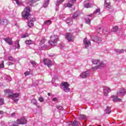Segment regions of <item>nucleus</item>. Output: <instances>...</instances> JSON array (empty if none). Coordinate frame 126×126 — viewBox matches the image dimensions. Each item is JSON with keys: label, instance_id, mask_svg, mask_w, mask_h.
Returning a JSON list of instances; mask_svg holds the SVG:
<instances>
[{"label": "nucleus", "instance_id": "37998d69", "mask_svg": "<svg viewBox=\"0 0 126 126\" xmlns=\"http://www.w3.org/2000/svg\"><path fill=\"white\" fill-rule=\"evenodd\" d=\"M38 100L39 101V102H44V98L42 97H40L39 98Z\"/></svg>", "mask_w": 126, "mask_h": 126}, {"label": "nucleus", "instance_id": "a18cd8bd", "mask_svg": "<svg viewBox=\"0 0 126 126\" xmlns=\"http://www.w3.org/2000/svg\"><path fill=\"white\" fill-rule=\"evenodd\" d=\"M24 74L25 76H27V75H29V74H30V73L29 72H26L24 73Z\"/></svg>", "mask_w": 126, "mask_h": 126}, {"label": "nucleus", "instance_id": "c9c22d12", "mask_svg": "<svg viewBox=\"0 0 126 126\" xmlns=\"http://www.w3.org/2000/svg\"><path fill=\"white\" fill-rule=\"evenodd\" d=\"M5 78L7 81H11V77L10 76H7Z\"/></svg>", "mask_w": 126, "mask_h": 126}, {"label": "nucleus", "instance_id": "c85d7f7f", "mask_svg": "<svg viewBox=\"0 0 126 126\" xmlns=\"http://www.w3.org/2000/svg\"><path fill=\"white\" fill-rule=\"evenodd\" d=\"M49 4V0H45L44 3L43 4V7H47Z\"/></svg>", "mask_w": 126, "mask_h": 126}, {"label": "nucleus", "instance_id": "3c124183", "mask_svg": "<svg viewBox=\"0 0 126 126\" xmlns=\"http://www.w3.org/2000/svg\"><path fill=\"white\" fill-rule=\"evenodd\" d=\"M11 116H12V117H15V113H12L11 114Z\"/></svg>", "mask_w": 126, "mask_h": 126}, {"label": "nucleus", "instance_id": "39448f33", "mask_svg": "<svg viewBox=\"0 0 126 126\" xmlns=\"http://www.w3.org/2000/svg\"><path fill=\"white\" fill-rule=\"evenodd\" d=\"M69 84L67 82H63L60 85V88L63 90L64 92H69L70 89H69Z\"/></svg>", "mask_w": 126, "mask_h": 126}, {"label": "nucleus", "instance_id": "58836bf2", "mask_svg": "<svg viewBox=\"0 0 126 126\" xmlns=\"http://www.w3.org/2000/svg\"><path fill=\"white\" fill-rule=\"evenodd\" d=\"M79 119H86V116L84 115H80Z\"/></svg>", "mask_w": 126, "mask_h": 126}, {"label": "nucleus", "instance_id": "b1692460", "mask_svg": "<svg viewBox=\"0 0 126 126\" xmlns=\"http://www.w3.org/2000/svg\"><path fill=\"white\" fill-rule=\"evenodd\" d=\"M119 30V27L116 26L115 27H113L112 29H111L112 32H117Z\"/></svg>", "mask_w": 126, "mask_h": 126}, {"label": "nucleus", "instance_id": "79ce46f5", "mask_svg": "<svg viewBox=\"0 0 126 126\" xmlns=\"http://www.w3.org/2000/svg\"><path fill=\"white\" fill-rule=\"evenodd\" d=\"M8 60L11 61V62L13 61V57H12V56H9L8 57Z\"/></svg>", "mask_w": 126, "mask_h": 126}, {"label": "nucleus", "instance_id": "2f4dec72", "mask_svg": "<svg viewBox=\"0 0 126 126\" xmlns=\"http://www.w3.org/2000/svg\"><path fill=\"white\" fill-rule=\"evenodd\" d=\"M31 102L32 104L35 105V106H37V100H36L35 98H32L31 100Z\"/></svg>", "mask_w": 126, "mask_h": 126}, {"label": "nucleus", "instance_id": "7c9ffc66", "mask_svg": "<svg viewBox=\"0 0 126 126\" xmlns=\"http://www.w3.org/2000/svg\"><path fill=\"white\" fill-rule=\"evenodd\" d=\"M115 52H116V53H118L119 54H122V53H124V49H116Z\"/></svg>", "mask_w": 126, "mask_h": 126}, {"label": "nucleus", "instance_id": "a211bd4d", "mask_svg": "<svg viewBox=\"0 0 126 126\" xmlns=\"http://www.w3.org/2000/svg\"><path fill=\"white\" fill-rule=\"evenodd\" d=\"M112 98L113 102H122V99L118 98L117 96L113 95Z\"/></svg>", "mask_w": 126, "mask_h": 126}, {"label": "nucleus", "instance_id": "cd10ccee", "mask_svg": "<svg viewBox=\"0 0 126 126\" xmlns=\"http://www.w3.org/2000/svg\"><path fill=\"white\" fill-rule=\"evenodd\" d=\"M14 3H16L18 5H22L23 3L22 2L18 1V0H13Z\"/></svg>", "mask_w": 126, "mask_h": 126}, {"label": "nucleus", "instance_id": "412c9836", "mask_svg": "<svg viewBox=\"0 0 126 126\" xmlns=\"http://www.w3.org/2000/svg\"><path fill=\"white\" fill-rule=\"evenodd\" d=\"M105 112L106 114H108V115L109 114H111V113H112V110H111V107L107 106Z\"/></svg>", "mask_w": 126, "mask_h": 126}, {"label": "nucleus", "instance_id": "4c0bfd02", "mask_svg": "<svg viewBox=\"0 0 126 126\" xmlns=\"http://www.w3.org/2000/svg\"><path fill=\"white\" fill-rule=\"evenodd\" d=\"M64 0H57V2L56 4V6H59V5H60V2L61 1H63Z\"/></svg>", "mask_w": 126, "mask_h": 126}, {"label": "nucleus", "instance_id": "864d4df0", "mask_svg": "<svg viewBox=\"0 0 126 126\" xmlns=\"http://www.w3.org/2000/svg\"><path fill=\"white\" fill-rule=\"evenodd\" d=\"M71 2H74L75 1H76V0H70Z\"/></svg>", "mask_w": 126, "mask_h": 126}, {"label": "nucleus", "instance_id": "ddd939ff", "mask_svg": "<svg viewBox=\"0 0 126 126\" xmlns=\"http://www.w3.org/2000/svg\"><path fill=\"white\" fill-rule=\"evenodd\" d=\"M43 63L44 64L47 65L48 67L52 66V61L49 59H44Z\"/></svg>", "mask_w": 126, "mask_h": 126}, {"label": "nucleus", "instance_id": "6e6552de", "mask_svg": "<svg viewBox=\"0 0 126 126\" xmlns=\"http://www.w3.org/2000/svg\"><path fill=\"white\" fill-rule=\"evenodd\" d=\"M91 39L93 42H95V43H100V42L102 41V39L98 36H91Z\"/></svg>", "mask_w": 126, "mask_h": 126}, {"label": "nucleus", "instance_id": "7ed1b4c3", "mask_svg": "<svg viewBox=\"0 0 126 126\" xmlns=\"http://www.w3.org/2000/svg\"><path fill=\"white\" fill-rule=\"evenodd\" d=\"M99 14H100V8L96 9L95 11L94 12L93 14L88 15L89 17H91V19L88 17L85 18V21L86 24L90 25V23H91V20H92L94 17L97 16V15H99Z\"/></svg>", "mask_w": 126, "mask_h": 126}, {"label": "nucleus", "instance_id": "423d86ee", "mask_svg": "<svg viewBox=\"0 0 126 126\" xmlns=\"http://www.w3.org/2000/svg\"><path fill=\"white\" fill-rule=\"evenodd\" d=\"M58 41H59L58 36L52 35L50 37V40L49 41V43L51 46H55V45L57 44Z\"/></svg>", "mask_w": 126, "mask_h": 126}, {"label": "nucleus", "instance_id": "c756f323", "mask_svg": "<svg viewBox=\"0 0 126 126\" xmlns=\"http://www.w3.org/2000/svg\"><path fill=\"white\" fill-rule=\"evenodd\" d=\"M26 44H27V45H31L32 44H33V41L31 40H26L25 41Z\"/></svg>", "mask_w": 126, "mask_h": 126}, {"label": "nucleus", "instance_id": "6ab92c4d", "mask_svg": "<svg viewBox=\"0 0 126 126\" xmlns=\"http://www.w3.org/2000/svg\"><path fill=\"white\" fill-rule=\"evenodd\" d=\"M28 26H29V28H32V27L34 26V24L33 23V21L32 20H31L28 22Z\"/></svg>", "mask_w": 126, "mask_h": 126}, {"label": "nucleus", "instance_id": "72a5a7b5", "mask_svg": "<svg viewBox=\"0 0 126 126\" xmlns=\"http://www.w3.org/2000/svg\"><path fill=\"white\" fill-rule=\"evenodd\" d=\"M32 83L33 86H38V85H39V82H38V81H36L35 82L33 81Z\"/></svg>", "mask_w": 126, "mask_h": 126}, {"label": "nucleus", "instance_id": "473e14b6", "mask_svg": "<svg viewBox=\"0 0 126 126\" xmlns=\"http://www.w3.org/2000/svg\"><path fill=\"white\" fill-rule=\"evenodd\" d=\"M72 126H78V122H77L76 121H74L72 123Z\"/></svg>", "mask_w": 126, "mask_h": 126}, {"label": "nucleus", "instance_id": "5701e85b", "mask_svg": "<svg viewBox=\"0 0 126 126\" xmlns=\"http://www.w3.org/2000/svg\"><path fill=\"white\" fill-rule=\"evenodd\" d=\"M85 7H86V8H89L90 7H92L93 6V5L90 3H86L84 4Z\"/></svg>", "mask_w": 126, "mask_h": 126}, {"label": "nucleus", "instance_id": "f704fd0d", "mask_svg": "<svg viewBox=\"0 0 126 126\" xmlns=\"http://www.w3.org/2000/svg\"><path fill=\"white\" fill-rule=\"evenodd\" d=\"M4 62L3 61H2L1 62V63H0V67H1V68L4 67Z\"/></svg>", "mask_w": 126, "mask_h": 126}, {"label": "nucleus", "instance_id": "aec40b11", "mask_svg": "<svg viewBox=\"0 0 126 126\" xmlns=\"http://www.w3.org/2000/svg\"><path fill=\"white\" fill-rule=\"evenodd\" d=\"M79 16V12H75L74 14H73L72 15V18H73V19H77V17H78Z\"/></svg>", "mask_w": 126, "mask_h": 126}, {"label": "nucleus", "instance_id": "f03ea898", "mask_svg": "<svg viewBox=\"0 0 126 126\" xmlns=\"http://www.w3.org/2000/svg\"><path fill=\"white\" fill-rule=\"evenodd\" d=\"M27 124V120L24 117H22L21 119L17 120L16 121H11L8 123L9 126H18V125H26Z\"/></svg>", "mask_w": 126, "mask_h": 126}, {"label": "nucleus", "instance_id": "0eeeda50", "mask_svg": "<svg viewBox=\"0 0 126 126\" xmlns=\"http://www.w3.org/2000/svg\"><path fill=\"white\" fill-rule=\"evenodd\" d=\"M29 15H30V8L29 7H26L24 10V11L22 13V16L24 18H25L26 19H27L28 17H29Z\"/></svg>", "mask_w": 126, "mask_h": 126}, {"label": "nucleus", "instance_id": "2eb2a0df", "mask_svg": "<svg viewBox=\"0 0 126 126\" xmlns=\"http://www.w3.org/2000/svg\"><path fill=\"white\" fill-rule=\"evenodd\" d=\"M8 23V21L7 19L0 20V24L2 25H7Z\"/></svg>", "mask_w": 126, "mask_h": 126}, {"label": "nucleus", "instance_id": "8fccbe9b", "mask_svg": "<svg viewBox=\"0 0 126 126\" xmlns=\"http://www.w3.org/2000/svg\"><path fill=\"white\" fill-rule=\"evenodd\" d=\"M41 44H44L45 43V39H42L41 40Z\"/></svg>", "mask_w": 126, "mask_h": 126}, {"label": "nucleus", "instance_id": "09e8293b", "mask_svg": "<svg viewBox=\"0 0 126 126\" xmlns=\"http://www.w3.org/2000/svg\"><path fill=\"white\" fill-rule=\"evenodd\" d=\"M53 101H54V102H56V101H58V98L57 97H54L53 99Z\"/></svg>", "mask_w": 126, "mask_h": 126}, {"label": "nucleus", "instance_id": "a878e982", "mask_svg": "<svg viewBox=\"0 0 126 126\" xmlns=\"http://www.w3.org/2000/svg\"><path fill=\"white\" fill-rule=\"evenodd\" d=\"M126 89H122L120 91V94L121 96H124L126 94Z\"/></svg>", "mask_w": 126, "mask_h": 126}, {"label": "nucleus", "instance_id": "de8ad7c7", "mask_svg": "<svg viewBox=\"0 0 126 126\" xmlns=\"http://www.w3.org/2000/svg\"><path fill=\"white\" fill-rule=\"evenodd\" d=\"M7 64H8V65H12V64H13V63H12L11 62H8L7 63Z\"/></svg>", "mask_w": 126, "mask_h": 126}, {"label": "nucleus", "instance_id": "9d476101", "mask_svg": "<svg viewBox=\"0 0 126 126\" xmlns=\"http://www.w3.org/2000/svg\"><path fill=\"white\" fill-rule=\"evenodd\" d=\"M84 44H85V48L86 49L88 48L89 46H91V42L90 40H88L87 38L84 39Z\"/></svg>", "mask_w": 126, "mask_h": 126}, {"label": "nucleus", "instance_id": "bb28decb", "mask_svg": "<svg viewBox=\"0 0 126 126\" xmlns=\"http://www.w3.org/2000/svg\"><path fill=\"white\" fill-rule=\"evenodd\" d=\"M15 46L16 49H20V45H19V41L17 40L16 41V43L15 44Z\"/></svg>", "mask_w": 126, "mask_h": 126}, {"label": "nucleus", "instance_id": "1a4fd4ad", "mask_svg": "<svg viewBox=\"0 0 126 126\" xmlns=\"http://www.w3.org/2000/svg\"><path fill=\"white\" fill-rule=\"evenodd\" d=\"M65 38L69 42H72L73 41V36L71 33H67L65 35Z\"/></svg>", "mask_w": 126, "mask_h": 126}, {"label": "nucleus", "instance_id": "a19ab883", "mask_svg": "<svg viewBox=\"0 0 126 126\" xmlns=\"http://www.w3.org/2000/svg\"><path fill=\"white\" fill-rule=\"evenodd\" d=\"M30 63L32 65H36L37 64V63L35 61H31Z\"/></svg>", "mask_w": 126, "mask_h": 126}, {"label": "nucleus", "instance_id": "c03bdc74", "mask_svg": "<svg viewBox=\"0 0 126 126\" xmlns=\"http://www.w3.org/2000/svg\"><path fill=\"white\" fill-rule=\"evenodd\" d=\"M57 109H58V110H62L63 109V107H62L61 106H57L56 107Z\"/></svg>", "mask_w": 126, "mask_h": 126}, {"label": "nucleus", "instance_id": "49530a36", "mask_svg": "<svg viewBox=\"0 0 126 126\" xmlns=\"http://www.w3.org/2000/svg\"><path fill=\"white\" fill-rule=\"evenodd\" d=\"M26 37H28V34H23L22 36V38H26Z\"/></svg>", "mask_w": 126, "mask_h": 126}, {"label": "nucleus", "instance_id": "9b49d317", "mask_svg": "<svg viewBox=\"0 0 126 126\" xmlns=\"http://www.w3.org/2000/svg\"><path fill=\"white\" fill-rule=\"evenodd\" d=\"M111 91V89L109 87H104L103 89L104 96H108V94Z\"/></svg>", "mask_w": 126, "mask_h": 126}, {"label": "nucleus", "instance_id": "dca6fc26", "mask_svg": "<svg viewBox=\"0 0 126 126\" xmlns=\"http://www.w3.org/2000/svg\"><path fill=\"white\" fill-rule=\"evenodd\" d=\"M104 7L108 9H110V8H111V4H110L109 2H107V0H106L104 1Z\"/></svg>", "mask_w": 126, "mask_h": 126}, {"label": "nucleus", "instance_id": "20e7f679", "mask_svg": "<svg viewBox=\"0 0 126 126\" xmlns=\"http://www.w3.org/2000/svg\"><path fill=\"white\" fill-rule=\"evenodd\" d=\"M92 63H93V64H98V63H99L97 66H95L94 67H92V69H93V70L99 69V68L103 67V66H105V63H103V62H100L99 60H93L92 61Z\"/></svg>", "mask_w": 126, "mask_h": 126}, {"label": "nucleus", "instance_id": "4d7b16f0", "mask_svg": "<svg viewBox=\"0 0 126 126\" xmlns=\"http://www.w3.org/2000/svg\"><path fill=\"white\" fill-rule=\"evenodd\" d=\"M118 94H119V93H117V95H118Z\"/></svg>", "mask_w": 126, "mask_h": 126}, {"label": "nucleus", "instance_id": "6e6d98bb", "mask_svg": "<svg viewBox=\"0 0 126 126\" xmlns=\"http://www.w3.org/2000/svg\"><path fill=\"white\" fill-rule=\"evenodd\" d=\"M101 28H99L98 30H97V31H100Z\"/></svg>", "mask_w": 126, "mask_h": 126}, {"label": "nucleus", "instance_id": "5fc2aeb1", "mask_svg": "<svg viewBox=\"0 0 126 126\" xmlns=\"http://www.w3.org/2000/svg\"><path fill=\"white\" fill-rule=\"evenodd\" d=\"M48 96H51V93H48Z\"/></svg>", "mask_w": 126, "mask_h": 126}, {"label": "nucleus", "instance_id": "f8f14e48", "mask_svg": "<svg viewBox=\"0 0 126 126\" xmlns=\"http://www.w3.org/2000/svg\"><path fill=\"white\" fill-rule=\"evenodd\" d=\"M89 76V71H86L82 72L80 75V78H86L87 77Z\"/></svg>", "mask_w": 126, "mask_h": 126}, {"label": "nucleus", "instance_id": "4be33fe9", "mask_svg": "<svg viewBox=\"0 0 126 126\" xmlns=\"http://www.w3.org/2000/svg\"><path fill=\"white\" fill-rule=\"evenodd\" d=\"M38 0H29V3L31 5V6H32L33 4L34 3V2H37Z\"/></svg>", "mask_w": 126, "mask_h": 126}, {"label": "nucleus", "instance_id": "f257e3e1", "mask_svg": "<svg viewBox=\"0 0 126 126\" xmlns=\"http://www.w3.org/2000/svg\"><path fill=\"white\" fill-rule=\"evenodd\" d=\"M5 94H9L8 97L13 100L14 102H15L16 104L19 100V94H12V92L10 90H4Z\"/></svg>", "mask_w": 126, "mask_h": 126}, {"label": "nucleus", "instance_id": "f3484780", "mask_svg": "<svg viewBox=\"0 0 126 126\" xmlns=\"http://www.w3.org/2000/svg\"><path fill=\"white\" fill-rule=\"evenodd\" d=\"M65 21L68 25H72V24L73 23V21L71 18H67Z\"/></svg>", "mask_w": 126, "mask_h": 126}, {"label": "nucleus", "instance_id": "393cba45", "mask_svg": "<svg viewBox=\"0 0 126 126\" xmlns=\"http://www.w3.org/2000/svg\"><path fill=\"white\" fill-rule=\"evenodd\" d=\"M44 24L45 25H48V26L51 25V24H52V21H51V20L45 21L44 22Z\"/></svg>", "mask_w": 126, "mask_h": 126}, {"label": "nucleus", "instance_id": "e433bc0d", "mask_svg": "<svg viewBox=\"0 0 126 126\" xmlns=\"http://www.w3.org/2000/svg\"><path fill=\"white\" fill-rule=\"evenodd\" d=\"M4 103V100L2 98L0 97V106L1 105H3Z\"/></svg>", "mask_w": 126, "mask_h": 126}, {"label": "nucleus", "instance_id": "ea45409f", "mask_svg": "<svg viewBox=\"0 0 126 126\" xmlns=\"http://www.w3.org/2000/svg\"><path fill=\"white\" fill-rule=\"evenodd\" d=\"M65 6L67 7H71L72 6V5L70 3H68L67 4H65Z\"/></svg>", "mask_w": 126, "mask_h": 126}, {"label": "nucleus", "instance_id": "4468645a", "mask_svg": "<svg viewBox=\"0 0 126 126\" xmlns=\"http://www.w3.org/2000/svg\"><path fill=\"white\" fill-rule=\"evenodd\" d=\"M3 40L7 43L8 45H12V39L10 37H7L6 38H4Z\"/></svg>", "mask_w": 126, "mask_h": 126}, {"label": "nucleus", "instance_id": "603ef678", "mask_svg": "<svg viewBox=\"0 0 126 126\" xmlns=\"http://www.w3.org/2000/svg\"><path fill=\"white\" fill-rule=\"evenodd\" d=\"M3 113V111L0 110V115H2Z\"/></svg>", "mask_w": 126, "mask_h": 126}]
</instances>
